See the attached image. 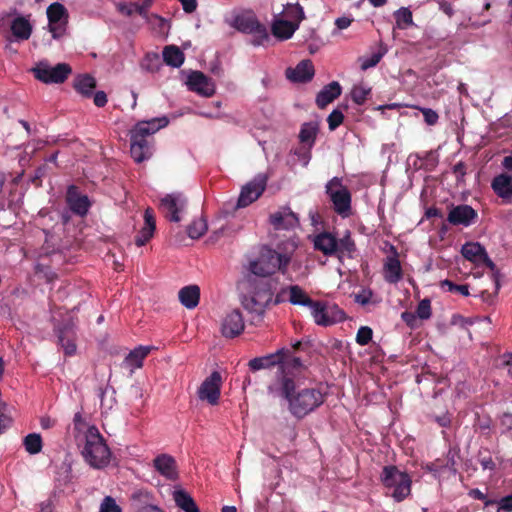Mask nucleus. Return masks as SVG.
<instances>
[{
	"label": "nucleus",
	"mask_w": 512,
	"mask_h": 512,
	"mask_svg": "<svg viewBox=\"0 0 512 512\" xmlns=\"http://www.w3.org/2000/svg\"><path fill=\"white\" fill-rule=\"evenodd\" d=\"M295 381L290 376H282L269 384L268 393L273 397L287 400L289 411L297 418H303L324 402L323 393L316 388H305L295 393Z\"/></svg>",
	"instance_id": "f257e3e1"
},
{
	"label": "nucleus",
	"mask_w": 512,
	"mask_h": 512,
	"mask_svg": "<svg viewBox=\"0 0 512 512\" xmlns=\"http://www.w3.org/2000/svg\"><path fill=\"white\" fill-rule=\"evenodd\" d=\"M297 248L298 241L295 237L277 243L275 248L263 246L259 257L249 263V270L260 277H268L277 272L284 275L294 260Z\"/></svg>",
	"instance_id": "f03ea898"
},
{
	"label": "nucleus",
	"mask_w": 512,
	"mask_h": 512,
	"mask_svg": "<svg viewBox=\"0 0 512 512\" xmlns=\"http://www.w3.org/2000/svg\"><path fill=\"white\" fill-rule=\"evenodd\" d=\"M166 117L138 122L130 132L131 156L141 163L152 155L151 136L168 125Z\"/></svg>",
	"instance_id": "7ed1b4c3"
},
{
	"label": "nucleus",
	"mask_w": 512,
	"mask_h": 512,
	"mask_svg": "<svg viewBox=\"0 0 512 512\" xmlns=\"http://www.w3.org/2000/svg\"><path fill=\"white\" fill-rule=\"evenodd\" d=\"M311 242L315 250L320 251L325 256L336 255L340 260L343 257L352 258L356 251V246L351 238L349 231L345 235L337 239V237L328 231H323L310 236Z\"/></svg>",
	"instance_id": "20e7f679"
},
{
	"label": "nucleus",
	"mask_w": 512,
	"mask_h": 512,
	"mask_svg": "<svg viewBox=\"0 0 512 512\" xmlns=\"http://www.w3.org/2000/svg\"><path fill=\"white\" fill-rule=\"evenodd\" d=\"M82 455L94 468H102L109 463L110 450L95 426L86 428Z\"/></svg>",
	"instance_id": "39448f33"
},
{
	"label": "nucleus",
	"mask_w": 512,
	"mask_h": 512,
	"mask_svg": "<svg viewBox=\"0 0 512 512\" xmlns=\"http://www.w3.org/2000/svg\"><path fill=\"white\" fill-rule=\"evenodd\" d=\"M381 481L387 489V494L397 502L404 500L411 493L410 476L396 466H385L381 474Z\"/></svg>",
	"instance_id": "423d86ee"
},
{
	"label": "nucleus",
	"mask_w": 512,
	"mask_h": 512,
	"mask_svg": "<svg viewBox=\"0 0 512 512\" xmlns=\"http://www.w3.org/2000/svg\"><path fill=\"white\" fill-rule=\"evenodd\" d=\"M9 26L13 40L22 42L28 40L33 32L31 15H20L16 9L0 14V27Z\"/></svg>",
	"instance_id": "0eeeda50"
},
{
	"label": "nucleus",
	"mask_w": 512,
	"mask_h": 512,
	"mask_svg": "<svg viewBox=\"0 0 512 512\" xmlns=\"http://www.w3.org/2000/svg\"><path fill=\"white\" fill-rule=\"evenodd\" d=\"M462 256L473 263L475 266L480 267L485 265L491 271V279L496 283V289H500L499 270L495 263L489 258L486 249L478 242H467L461 248Z\"/></svg>",
	"instance_id": "6e6552de"
},
{
	"label": "nucleus",
	"mask_w": 512,
	"mask_h": 512,
	"mask_svg": "<svg viewBox=\"0 0 512 512\" xmlns=\"http://www.w3.org/2000/svg\"><path fill=\"white\" fill-rule=\"evenodd\" d=\"M326 193L333 204L334 211L343 218L351 213V194L341 179L334 177L326 184Z\"/></svg>",
	"instance_id": "1a4fd4ad"
},
{
	"label": "nucleus",
	"mask_w": 512,
	"mask_h": 512,
	"mask_svg": "<svg viewBox=\"0 0 512 512\" xmlns=\"http://www.w3.org/2000/svg\"><path fill=\"white\" fill-rule=\"evenodd\" d=\"M34 77L45 84L63 83L72 73L67 63H58L52 66L48 61H40L33 68Z\"/></svg>",
	"instance_id": "9d476101"
},
{
	"label": "nucleus",
	"mask_w": 512,
	"mask_h": 512,
	"mask_svg": "<svg viewBox=\"0 0 512 512\" xmlns=\"http://www.w3.org/2000/svg\"><path fill=\"white\" fill-rule=\"evenodd\" d=\"M310 311L314 322L320 326H330L345 319V313L335 304L316 301Z\"/></svg>",
	"instance_id": "9b49d317"
},
{
	"label": "nucleus",
	"mask_w": 512,
	"mask_h": 512,
	"mask_svg": "<svg viewBox=\"0 0 512 512\" xmlns=\"http://www.w3.org/2000/svg\"><path fill=\"white\" fill-rule=\"evenodd\" d=\"M47 18L49 31L53 38L58 39L66 32L68 24V12L65 6L59 2H54L47 8Z\"/></svg>",
	"instance_id": "f8f14e48"
},
{
	"label": "nucleus",
	"mask_w": 512,
	"mask_h": 512,
	"mask_svg": "<svg viewBox=\"0 0 512 512\" xmlns=\"http://www.w3.org/2000/svg\"><path fill=\"white\" fill-rule=\"evenodd\" d=\"M223 379L218 371H213L200 385L197 394L200 400L217 405L220 399Z\"/></svg>",
	"instance_id": "ddd939ff"
},
{
	"label": "nucleus",
	"mask_w": 512,
	"mask_h": 512,
	"mask_svg": "<svg viewBox=\"0 0 512 512\" xmlns=\"http://www.w3.org/2000/svg\"><path fill=\"white\" fill-rule=\"evenodd\" d=\"M266 184L267 177L264 174H258L242 188L237 206L243 208L256 201L264 192Z\"/></svg>",
	"instance_id": "4468645a"
},
{
	"label": "nucleus",
	"mask_w": 512,
	"mask_h": 512,
	"mask_svg": "<svg viewBox=\"0 0 512 512\" xmlns=\"http://www.w3.org/2000/svg\"><path fill=\"white\" fill-rule=\"evenodd\" d=\"M187 200L181 193L167 194L161 199L160 209L173 222L181 220L180 213L184 211Z\"/></svg>",
	"instance_id": "2eb2a0df"
},
{
	"label": "nucleus",
	"mask_w": 512,
	"mask_h": 512,
	"mask_svg": "<svg viewBox=\"0 0 512 512\" xmlns=\"http://www.w3.org/2000/svg\"><path fill=\"white\" fill-rule=\"evenodd\" d=\"M289 350L286 348H281L277 350L275 353L268 354L262 357H256L251 359L248 362V366L251 371H258L261 369H268L274 366L285 367L289 365V362L284 358L288 355Z\"/></svg>",
	"instance_id": "dca6fc26"
},
{
	"label": "nucleus",
	"mask_w": 512,
	"mask_h": 512,
	"mask_svg": "<svg viewBox=\"0 0 512 512\" xmlns=\"http://www.w3.org/2000/svg\"><path fill=\"white\" fill-rule=\"evenodd\" d=\"M269 222L275 230H290L299 225L297 215L289 207H280L269 216Z\"/></svg>",
	"instance_id": "f3484780"
},
{
	"label": "nucleus",
	"mask_w": 512,
	"mask_h": 512,
	"mask_svg": "<svg viewBox=\"0 0 512 512\" xmlns=\"http://www.w3.org/2000/svg\"><path fill=\"white\" fill-rule=\"evenodd\" d=\"M186 84L189 90L205 97H210L215 93V86L212 80L200 71L191 72L188 75Z\"/></svg>",
	"instance_id": "a211bd4d"
},
{
	"label": "nucleus",
	"mask_w": 512,
	"mask_h": 512,
	"mask_svg": "<svg viewBox=\"0 0 512 512\" xmlns=\"http://www.w3.org/2000/svg\"><path fill=\"white\" fill-rule=\"evenodd\" d=\"M244 328L243 316L237 309L228 312L221 322L222 335L227 338H234L240 335Z\"/></svg>",
	"instance_id": "6ab92c4d"
},
{
	"label": "nucleus",
	"mask_w": 512,
	"mask_h": 512,
	"mask_svg": "<svg viewBox=\"0 0 512 512\" xmlns=\"http://www.w3.org/2000/svg\"><path fill=\"white\" fill-rule=\"evenodd\" d=\"M478 214L475 209L466 204L452 207L448 213L447 220L452 225L468 227L476 222Z\"/></svg>",
	"instance_id": "aec40b11"
},
{
	"label": "nucleus",
	"mask_w": 512,
	"mask_h": 512,
	"mask_svg": "<svg viewBox=\"0 0 512 512\" xmlns=\"http://www.w3.org/2000/svg\"><path fill=\"white\" fill-rule=\"evenodd\" d=\"M155 349L154 346L139 345L131 350L123 361V366L129 369L130 373L143 367L144 359Z\"/></svg>",
	"instance_id": "412c9836"
},
{
	"label": "nucleus",
	"mask_w": 512,
	"mask_h": 512,
	"mask_svg": "<svg viewBox=\"0 0 512 512\" xmlns=\"http://www.w3.org/2000/svg\"><path fill=\"white\" fill-rule=\"evenodd\" d=\"M153 466L157 472L168 480H176L178 477L177 464L171 455H158L153 460Z\"/></svg>",
	"instance_id": "4be33fe9"
},
{
	"label": "nucleus",
	"mask_w": 512,
	"mask_h": 512,
	"mask_svg": "<svg viewBox=\"0 0 512 512\" xmlns=\"http://www.w3.org/2000/svg\"><path fill=\"white\" fill-rule=\"evenodd\" d=\"M67 203L70 209L77 215L84 216L87 214L90 202L86 195H80L75 186H70L67 191Z\"/></svg>",
	"instance_id": "5701e85b"
},
{
	"label": "nucleus",
	"mask_w": 512,
	"mask_h": 512,
	"mask_svg": "<svg viewBox=\"0 0 512 512\" xmlns=\"http://www.w3.org/2000/svg\"><path fill=\"white\" fill-rule=\"evenodd\" d=\"M286 76L292 82L310 81L314 76V66L310 60H303L295 68L287 69Z\"/></svg>",
	"instance_id": "b1692460"
},
{
	"label": "nucleus",
	"mask_w": 512,
	"mask_h": 512,
	"mask_svg": "<svg viewBox=\"0 0 512 512\" xmlns=\"http://www.w3.org/2000/svg\"><path fill=\"white\" fill-rule=\"evenodd\" d=\"M383 277L390 284H396L402 279V267L396 253L386 257L383 265Z\"/></svg>",
	"instance_id": "393cba45"
},
{
	"label": "nucleus",
	"mask_w": 512,
	"mask_h": 512,
	"mask_svg": "<svg viewBox=\"0 0 512 512\" xmlns=\"http://www.w3.org/2000/svg\"><path fill=\"white\" fill-rule=\"evenodd\" d=\"M155 229L156 223L153 210L147 208L144 212V225L135 238L136 245H145L153 237Z\"/></svg>",
	"instance_id": "a878e982"
},
{
	"label": "nucleus",
	"mask_w": 512,
	"mask_h": 512,
	"mask_svg": "<svg viewBox=\"0 0 512 512\" xmlns=\"http://www.w3.org/2000/svg\"><path fill=\"white\" fill-rule=\"evenodd\" d=\"M260 22L257 20L256 16L251 12H244L236 15L232 22L231 26L243 33H251L255 28L258 27Z\"/></svg>",
	"instance_id": "bb28decb"
},
{
	"label": "nucleus",
	"mask_w": 512,
	"mask_h": 512,
	"mask_svg": "<svg viewBox=\"0 0 512 512\" xmlns=\"http://www.w3.org/2000/svg\"><path fill=\"white\" fill-rule=\"evenodd\" d=\"M180 303L187 309H194L200 301V288L198 285H188L178 292Z\"/></svg>",
	"instance_id": "cd10ccee"
},
{
	"label": "nucleus",
	"mask_w": 512,
	"mask_h": 512,
	"mask_svg": "<svg viewBox=\"0 0 512 512\" xmlns=\"http://www.w3.org/2000/svg\"><path fill=\"white\" fill-rule=\"evenodd\" d=\"M341 92L342 88L340 84L336 81H333L324 86V88L318 93L316 97V104L319 108H324L333 102L337 97H339Z\"/></svg>",
	"instance_id": "c85d7f7f"
},
{
	"label": "nucleus",
	"mask_w": 512,
	"mask_h": 512,
	"mask_svg": "<svg viewBox=\"0 0 512 512\" xmlns=\"http://www.w3.org/2000/svg\"><path fill=\"white\" fill-rule=\"evenodd\" d=\"M298 29V24L282 18L275 19L272 24L273 35L281 40H287L293 36Z\"/></svg>",
	"instance_id": "c756f323"
},
{
	"label": "nucleus",
	"mask_w": 512,
	"mask_h": 512,
	"mask_svg": "<svg viewBox=\"0 0 512 512\" xmlns=\"http://www.w3.org/2000/svg\"><path fill=\"white\" fill-rule=\"evenodd\" d=\"M283 293L288 294L289 302L293 305L307 306L311 309L313 304L316 302L312 300L298 285H291L287 287L285 290H283Z\"/></svg>",
	"instance_id": "7c9ffc66"
},
{
	"label": "nucleus",
	"mask_w": 512,
	"mask_h": 512,
	"mask_svg": "<svg viewBox=\"0 0 512 512\" xmlns=\"http://www.w3.org/2000/svg\"><path fill=\"white\" fill-rule=\"evenodd\" d=\"M491 186L494 192L503 199H508L512 196V177L507 174L496 176Z\"/></svg>",
	"instance_id": "2f4dec72"
},
{
	"label": "nucleus",
	"mask_w": 512,
	"mask_h": 512,
	"mask_svg": "<svg viewBox=\"0 0 512 512\" xmlns=\"http://www.w3.org/2000/svg\"><path fill=\"white\" fill-rule=\"evenodd\" d=\"M318 131L319 123L317 121L303 123L299 133L300 142L311 148L315 143Z\"/></svg>",
	"instance_id": "473e14b6"
},
{
	"label": "nucleus",
	"mask_w": 512,
	"mask_h": 512,
	"mask_svg": "<svg viewBox=\"0 0 512 512\" xmlns=\"http://www.w3.org/2000/svg\"><path fill=\"white\" fill-rule=\"evenodd\" d=\"M73 86L82 96L90 97L93 89L96 87V81L90 75H79L74 79Z\"/></svg>",
	"instance_id": "72a5a7b5"
},
{
	"label": "nucleus",
	"mask_w": 512,
	"mask_h": 512,
	"mask_svg": "<svg viewBox=\"0 0 512 512\" xmlns=\"http://www.w3.org/2000/svg\"><path fill=\"white\" fill-rule=\"evenodd\" d=\"M173 499L184 512H200L193 498L184 490L174 491Z\"/></svg>",
	"instance_id": "f704fd0d"
},
{
	"label": "nucleus",
	"mask_w": 512,
	"mask_h": 512,
	"mask_svg": "<svg viewBox=\"0 0 512 512\" xmlns=\"http://www.w3.org/2000/svg\"><path fill=\"white\" fill-rule=\"evenodd\" d=\"M163 59L167 65L178 68L184 62V54L176 46H166L163 50Z\"/></svg>",
	"instance_id": "c9c22d12"
},
{
	"label": "nucleus",
	"mask_w": 512,
	"mask_h": 512,
	"mask_svg": "<svg viewBox=\"0 0 512 512\" xmlns=\"http://www.w3.org/2000/svg\"><path fill=\"white\" fill-rule=\"evenodd\" d=\"M395 28L405 30L414 25L413 15L409 8L401 7L394 12Z\"/></svg>",
	"instance_id": "e433bc0d"
},
{
	"label": "nucleus",
	"mask_w": 512,
	"mask_h": 512,
	"mask_svg": "<svg viewBox=\"0 0 512 512\" xmlns=\"http://www.w3.org/2000/svg\"><path fill=\"white\" fill-rule=\"evenodd\" d=\"M243 307L251 312L256 314H262L264 312L265 303L263 300L258 299L256 295H247L242 299Z\"/></svg>",
	"instance_id": "4c0bfd02"
},
{
	"label": "nucleus",
	"mask_w": 512,
	"mask_h": 512,
	"mask_svg": "<svg viewBox=\"0 0 512 512\" xmlns=\"http://www.w3.org/2000/svg\"><path fill=\"white\" fill-rule=\"evenodd\" d=\"M284 17L285 20L293 21V23H297L298 25L304 19L305 14L301 5L297 4H288L284 9Z\"/></svg>",
	"instance_id": "58836bf2"
},
{
	"label": "nucleus",
	"mask_w": 512,
	"mask_h": 512,
	"mask_svg": "<svg viewBox=\"0 0 512 512\" xmlns=\"http://www.w3.org/2000/svg\"><path fill=\"white\" fill-rule=\"evenodd\" d=\"M371 93V87L364 83H360L357 85H354V87L351 90V98L353 102H355L358 105H362L367 100L368 96Z\"/></svg>",
	"instance_id": "ea45409f"
},
{
	"label": "nucleus",
	"mask_w": 512,
	"mask_h": 512,
	"mask_svg": "<svg viewBox=\"0 0 512 512\" xmlns=\"http://www.w3.org/2000/svg\"><path fill=\"white\" fill-rule=\"evenodd\" d=\"M23 444L29 454H37L42 449V438L40 434L31 433L24 438Z\"/></svg>",
	"instance_id": "a19ab883"
},
{
	"label": "nucleus",
	"mask_w": 512,
	"mask_h": 512,
	"mask_svg": "<svg viewBox=\"0 0 512 512\" xmlns=\"http://www.w3.org/2000/svg\"><path fill=\"white\" fill-rule=\"evenodd\" d=\"M249 34L252 36L250 43L254 46L265 45L270 39L266 26L261 23Z\"/></svg>",
	"instance_id": "79ce46f5"
},
{
	"label": "nucleus",
	"mask_w": 512,
	"mask_h": 512,
	"mask_svg": "<svg viewBox=\"0 0 512 512\" xmlns=\"http://www.w3.org/2000/svg\"><path fill=\"white\" fill-rule=\"evenodd\" d=\"M207 231V223L204 218L194 220L188 227V235L192 239L202 237Z\"/></svg>",
	"instance_id": "37998d69"
},
{
	"label": "nucleus",
	"mask_w": 512,
	"mask_h": 512,
	"mask_svg": "<svg viewBox=\"0 0 512 512\" xmlns=\"http://www.w3.org/2000/svg\"><path fill=\"white\" fill-rule=\"evenodd\" d=\"M385 52H386L385 50L378 51V52L371 54L370 56H364V57L359 58L361 69L365 71L372 67H375L382 59Z\"/></svg>",
	"instance_id": "c03bdc74"
},
{
	"label": "nucleus",
	"mask_w": 512,
	"mask_h": 512,
	"mask_svg": "<svg viewBox=\"0 0 512 512\" xmlns=\"http://www.w3.org/2000/svg\"><path fill=\"white\" fill-rule=\"evenodd\" d=\"M284 359L289 362V365L285 366L284 368L279 367V372H278L276 379H279L282 376H289L286 373L287 370L299 369L302 367V362H301L300 358L292 356L290 351H289L288 355L285 356Z\"/></svg>",
	"instance_id": "a18cd8bd"
},
{
	"label": "nucleus",
	"mask_w": 512,
	"mask_h": 512,
	"mask_svg": "<svg viewBox=\"0 0 512 512\" xmlns=\"http://www.w3.org/2000/svg\"><path fill=\"white\" fill-rule=\"evenodd\" d=\"M147 23L156 29L159 33H164L168 28L167 21L157 14H151L147 19Z\"/></svg>",
	"instance_id": "49530a36"
},
{
	"label": "nucleus",
	"mask_w": 512,
	"mask_h": 512,
	"mask_svg": "<svg viewBox=\"0 0 512 512\" xmlns=\"http://www.w3.org/2000/svg\"><path fill=\"white\" fill-rule=\"evenodd\" d=\"M431 302L429 299H423L419 302L417 309H416V315L418 318L422 320H427L431 317Z\"/></svg>",
	"instance_id": "de8ad7c7"
},
{
	"label": "nucleus",
	"mask_w": 512,
	"mask_h": 512,
	"mask_svg": "<svg viewBox=\"0 0 512 512\" xmlns=\"http://www.w3.org/2000/svg\"><path fill=\"white\" fill-rule=\"evenodd\" d=\"M441 287L447 289L449 292L459 293L463 296L469 295V288L467 285H457L450 280L442 281Z\"/></svg>",
	"instance_id": "09e8293b"
},
{
	"label": "nucleus",
	"mask_w": 512,
	"mask_h": 512,
	"mask_svg": "<svg viewBox=\"0 0 512 512\" xmlns=\"http://www.w3.org/2000/svg\"><path fill=\"white\" fill-rule=\"evenodd\" d=\"M372 329L368 326H362L359 328L356 335V342L361 345H367L372 339Z\"/></svg>",
	"instance_id": "8fccbe9b"
},
{
	"label": "nucleus",
	"mask_w": 512,
	"mask_h": 512,
	"mask_svg": "<svg viewBox=\"0 0 512 512\" xmlns=\"http://www.w3.org/2000/svg\"><path fill=\"white\" fill-rule=\"evenodd\" d=\"M99 512H122V509L114 498L106 496L100 504Z\"/></svg>",
	"instance_id": "3c124183"
},
{
	"label": "nucleus",
	"mask_w": 512,
	"mask_h": 512,
	"mask_svg": "<svg viewBox=\"0 0 512 512\" xmlns=\"http://www.w3.org/2000/svg\"><path fill=\"white\" fill-rule=\"evenodd\" d=\"M343 119H344V115L341 111H339L337 109L333 110L327 118L329 129L331 131L335 130L337 127H339L342 124Z\"/></svg>",
	"instance_id": "603ef678"
},
{
	"label": "nucleus",
	"mask_w": 512,
	"mask_h": 512,
	"mask_svg": "<svg viewBox=\"0 0 512 512\" xmlns=\"http://www.w3.org/2000/svg\"><path fill=\"white\" fill-rule=\"evenodd\" d=\"M59 341L66 355H73L76 352V344L74 339L65 337L63 334L59 336Z\"/></svg>",
	"instance_id": "864d4df0"
},
{
	"label": "nucleus",
	"mask_w": 512,
	"mask_h": 512,
	"mask_svg": "<svg viewBox=\"0 0 512 512\" xmlns=\"http://www.w3.org/2000/svg\"><path fill=\"white\" fill-rule=\"evenodd\" d=\"M423 114L424 120L428 125H435L439 116L436 111L430 108L417 107Z\"/></svg>",
	"instance_id": "5fc2aeb1"
},
{
	"label": "nucleus",
	"mask_w": 512,
	"mask_h": 512,
	"mask_svg": "<svg viewBox=\"0 0 512 512\" xmlns=\"http://www.w3.org/2000/svg\"><path fill=\"white\" fill-rule=\"evenodd\" d=\"M373 293L370 289H362L354 295L355 302L361 305H366L370 302Z\"/></svg>",
	"instance_id": "6e6d98bb"
},
{
	"label": "nucleus",
	"mask_w": 512,
	"mask_h": 512,
	"mask_svg": "<svg viewBox=\"0 0 512 512\" xmlns=\"http://www.w3.org/2000/svg\"><path fill=\"white\" fill-rule=\"evenodd\" d=\"M152 3V0H144L141 4L136 3V12L145 20L151 15L148 13V9L151 7Z\"/></svg>",
	"instance_id": "4d7b16f0"
},
{
	"label": "nucleus",
	"mask_w": 512,
	"mask_h": 512,
	"mask_svg": "<svg viewBox=\"0 0 512 512\" xmlns=\"http://www.w3.org/2000/svg\"><path fill=\"white\" fill-rule=\"evenodd\" d=\"M494 285L496 286L495 282H494ZM498 291H499V289L497 290L496 288L493 293H490L485 290V291H482L479 296L484 303H486L488 305H493L495 303Z\"/></svg>",
	"instance_id": "13d9d810"
},
{
	"label": "nucleus",
	"mask_w": 512,
	"mask_h": 512,
	"mask_svg": "<svg viewBox=\"0 0 512 512\" xmlns=\"http://www.w3.org/2000/svg\"><path fill=\"white\" fill-rule=\"evenodd\" d=\"M117 9L122 14L130 16L136 12V3H119Z\"/></svg>",
	"instance_id": "bf43d9fd"
},
{
	"label": "nucleus",
	"mask_w": 512,
	"mask_h": 512,
	"mask_svg": "<svg viewBox=\"0 0 512 512\" xmlns=\"http://www.w3.org/2000/svg\"><path fill=\"white\" fill-rule=\"evenodd\" d=\"M497 512H512V494L501 499Z\"/></svg>",
	"instance_id": "052dcab7"
},
{
	"label": "nucleus",
	"mask_w": 512,
	"mask_h": 512,
	"mask_svg": "<svg viewBox=\"0 0 512 512\" xmlns=\"http://www.w3.org/2000/svg\"><path fill=\"white\" fill-rule=\"evenodd\" d=\"M186 13H193L197 8V0H179Z\"/></svg>",
	"instance_id": "680f3d73"
},
{
	"label": "nucleus",
	"mask_w": 512,
	"mask_h": 512,
	"mask_svg": "<svg viewBox=\"0 0 512 512\" xmlns=\"http://www.w3.org/2000/svg\"><path fill=\"white\" fill-rule=\"evenodd\" d=\"M93 101L97 107H104L107 103V95L103 91H98L94 95Z\"/></svg>",
	"instance_id": "e2e57ef3"
},
{
	"label": "nucleus",
	"mask_w": 512,
	"mask_h": 512,
	"mask_svg": "<svg viewBox=\"0 0 512 512\" xmlns=\"http://www.w3.org/2000/svg\"><path fill=\"white\" fill-rule=\"evenodd\" d=\"M352 21L353 19L349 17H339L335 20V25L339 30H343L348 28L351 25Z\"/></svg>",
	"instance_id": "0e129e2a"
},
{
	"label": "nucleus",
	"mask_w": 512,
	"mask_h": 512,
	"mask_svg": "<svg viewBox=\"0 0 512 512\" xmlns=\"http://www.w3.org/2000/svg\"><path fill=\"white\" fill-rule=\"evenodd\" d=\"M73 422H74V427H75V429H76L77 431H79V432H80V431H82V430H84V428L86 427L85 422H84V420H83V418H82L81 413H76V414L74 415Z\"/></svg>",
	"instance_id": "69168bd1"
},
{
	"label": "nucleus",
	"mask_w": 512,
	"mask_h": 512,
	"mask_svg": "<svg viewBox=\"0 0 512 512\" xmlns=\"http://www.w3.org/2000/svg\"><path fill=\"white\" fill-rule=\"evenodd\" d=\"M440 10L443 11L447 16L451 17L454 14V9L451 3L446 1H441L439 3Z\"/></svg>",
	"instance_id": "338daca9"
},
{
	"label": "nucleus",
	"mask_w": 512,
	"mask_h": 512,
	"mask_svg": "<svg viewBox=\"0 0 512 512\" xmlns=\"http://www.w3.org/2000/svg\"><path fill=\"white\" fill-rule=\"evenodd\" d=\"M12 423V419L7 415L0 413V433L3 432Z\"/></svg>",
	"instance_id": "774afa93"
}]
</instances>
